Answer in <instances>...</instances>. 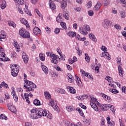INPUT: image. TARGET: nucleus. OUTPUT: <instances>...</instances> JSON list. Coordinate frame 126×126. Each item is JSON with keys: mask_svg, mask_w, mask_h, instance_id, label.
I'll return each mask as SVG.
<instances>
[{"mask_svg": "<svg viewBox=\"0 0 126 126\" xmlns=\"http://www.w3.org/2000/svg\"><path fill=\"white\" fill-rule=\"evenodd\" d=\"M36 116L38 117H47L48 119H52L53 116H52V114H48L47 112L45 111L42 108H38L37 110Z\"/></svg>", "mask_w": 126, "mask_h": 126, "instance_id": "f257e3e1", "label": "nucleus"}, {"mask_svg": "<svg viewBox=\"0 0 126 126\" xmlns=\"http://www.w3.org/2000/svg\"><path fill=\"white\" fill-rule=\"evenodd\" d=\"M24 11L25 12H26V13L27 14H28V15H30V16H31V15H32V14L31 13V12H30V11H29V10H28V9H24Z\"/></svg>", "mask_w": 126, "mask_h": 126, "instance_id": "ea45409f", "label": "nucleus"}, {"mask_svg": "<svg viewBox=\"0 0 126 126\" xmlns=\"http://www.w3.org/2000/svg\"><path fill=\"white\" fill-rule=\"evenodd\" d=\"M56 69L57 70V71H63V69L61 68L59 66L57 67Z\"/></svg>", "mask_w": 126, "mask_h": 126, "instance_id": "774afa93", "label": "nucleus"}, {"mask_svg": "<svg viewBox=\"0 0 126 126\" xmlns=\"http://www.w3.org/2000/svg\"><path fill=\"white\" fill-rule=\"evenodd\" d=\"M7 107H8V110H9L10 112H12L14 114L16 113V108H15V106L11 105V104H8L7 105Z\"/></svg>", "mask_w": 126, "mask_h": 126, "instance_id": "1a4fd4ad", "label": "nucleus"}, {"mask_svg": "<svg viewBox=\"0 0 126 126\" xmlns=\"http://www.w3.org/2000/svg\"><path fill=\"white\" fill-rule=\"evenodd\" d=\"M25 81V83L28 85V89H27V92H30V91H34V89L32 88H37V86L32 81H28L27 80H24Z\"/></svg>", "mask_w": 126, "mask_h": 126, "instance_id": "f03ea898", "label": "nucleus"}, {"mask_svg": "<svg viewBox=\"0 0 126 126\" xmlns=\"http://www.w3.org/2000/svg\"><path fill=\"white\" fill-rule=\"evenodd\" d=\"M114 27L117 30H121V26L119 25H115Z\"/></svg>", "mask_w": 126, "mask_h": 126, "instance_id": "6e6d98bb", "label": "nucleus"}, {"mask_svg": "<svg viewBox=\"0 0 126 126\" xmlns=\"http://www.w3.org/2000/svg\"><path fill=\"white\" fill-rule=\"evenodd\" d=\"M20 21L22 24L26 25V27H28V28L30 27V26L29 25V24H28V21H27V20H25V19H20Z\"/></svg>", "mask_w": 126, "mask_h": 126, "instance_id": "4468645a", "label": "nucleus"}, {"mask_svg": "<svg viewBox=\"0 0 126 126\" xmlns=\"http://www.w3.org/2000/svg\"><path fill=\"white\" fill-rule=\"evenodd\" d=\"M68 76V82L69 83H72V82H74V78L72 76L71 74H68L67 75Z\"/></svg>", "mask_w": 126, "mask_h": 126, "instance_id": "ddd939ff", "label": "nucleus"}, {"mask_svg": "<svg viewBox=\"0 0 126 126\" xmlns=\"http://www.w3.org/2000/svg\"><path fill=\"white\" fill-rule=\"evenodd\" d=\"M63 16V14L62 13H59L58 16L56 17V21L57 22H60L61 20L63 19V18L62 17Z\"/></svg>", "mask_w": 126, "mask_h": 126, "instance_id": "c756f323", "label": "nucleus"}, {"mask_svg": "<svg viewBox=\"0 0 126 126\" xmlns=\"http://www.w3.org/2000/svg\"><path fill=\"white\" fill-rule=\"evenodd\" d=\"M91 100L92 101L90 102V105L92 108H93V109H94V111H98V107L97 106L96 104H97H97H98V106H100V103H99L98 101H97V99L94 97H92Z\"/></svg>", "mask_w": 126, "mask_h": 126, "instance_id": "7ed1b4c3", "label": "nucleus"}, {"mask_svg": "<svg viewBox=\"0 0 126 126\" xmlns=\"http://www.w3.org/2000/svg\"><path fill=\"white\" fill-rule=\"evenodd\" d=\"M103 4L105 5V6H107L110 4V1L109 0H105L104 1Z\"/></svg>", "mask_w": 126, "mask_h": 126, "instance_id": "de8ad7c7", "label": "nucleus"}, {"mask_svg": "<svg viewBox=\"0 0 126 126\" xmlns=\"http://www.w3.org/2000/svg\"><path fill=\"white\" fill-rule=\"evenodd\" d=\"M111 105L110 104H103L101 106V110L103 111H108L110 109Z\"/></svg>", "mask_w": 126, "mask_h": 126, "instance_id": "f8f14e48", "label": "nucleus"}, {"mask_svg": "<svg viewBox=\"0 0 126 126\" xmlns=\"http://www.w3.org/2000/svg\"><path fill=\"white\" fill-rule=\"evenodd\" d=\"M44 96L46 98V99H51V94H50V93L48 92H44Z\"/></svg>", "mask_w": 126, "mask_h": 126, "instance_id": "7c9ffc66", "label": "nucleus"}, {"mask_svg": "<svg viewBox=\"0 0 126 126\" xmlns=\"http://www.w3.org/2000/svg\"><path fill=\"white\" fill-rule=\"evenodd\" d=\"M111 111L115 115L116 114V108L113 105H110V107Z\"/></svg>", "mask_w": 126, "mask_h": 126, "instance_id": "473e14b6", "label": "nucleus"}, {"mask_svg": "<svg viewBox=\"0 0 126 126\" xmlns=\"http://www.w3.org/2000/svg\"><path fill=\"white\" fill-rule=\"evenodd\" d=\"M63 123L64 124V126H70V123H69V122L67 121V120H64Z\"/></svg>", "mask_w": 126, "mask_h": 126, "instance_id": "c03bdc74", "label": "nucleus"}, {"mask_svg": "<svg viewBox=\"0 0 126 126\" xmlns=\"http://www.w3.org/2000/svg\"><path fill=\"white\" fill-rule=\"evenodd\" d=\"M101 50L103 52H107V51H108V49H107V47H105V46H102Z\"/></svg>", "mask_w": 126, "mask_h": 126, "instance_id": "bf43d9fd", "label": "nucleus"}, {"mask_svg": "<svg viewBox=\"0 0 126 126\" xmlns=\"http://www.w3.org/2000/svg\"><path fill=\"white\" fill-rule=\"evenodd\" d=\"M5 98L6 99H10V95H9V94H5Z\"/></svg>", "mask_w": 126, "mask_h": 126, "instance_id": "338daca9", "label": "nucleus"}, {"mask_svg": "<svg viewBox=\"0 0 126 126\" xmlns=\"http://www.w3.org/2000/svg\"><path fill=\"white\" fill-rule=\"evenodd\" d=\"M46 31L47 33H51V29L48 27L45 28Z\"/></svg>", "mask_w": 126, "mask_h": 126, "instance_id": "e2e57ef3", "label": "nucleus"}, {"mask_svg": "<svg viewBox=\"0 0 126 126\" xmlns=\"http://www.w3.org/2000/svg\"><path fill=\"white\" fill-rule=\"evenodd\" d=\"M82 100H84V99H88V96L87 94L83 95L81 96Z\"/></svg>", "mask_w": 126, "mask_h": 126, "instance_id": "4d7b16f0", "label": "nucleus"}, {"mask_svg": "<svg viewBox=\"0 0 126 126\" xmlns=\"http://www.w3.org/2000/svg\"><path fill=\"white\" fill-rule=\"evenodd\" d=\"M86 6L88 8H90V7L92 6V2L91 1H89L88 3H87Z\"/></svg>", "mask_w": 126, "mask_h": 126, "instance_id": "49530a36", "label": "nucleus"}, {"mask_svg": "<svg viewBox=\"0 0 126 126\" xmlns=\"http://www.w3.org/2000/svg\"><path fill=\"white\" fill-rule=\"evenodd\" d=\"M112 26V22L108 20L107 19H105L103 21V27L104 28L108 29L109 26Z\"/></svg>", "mask_w": 126, "mask_h": 126, "instance_id": "0eeeda50", "label": "nucleus"}, {"mask_svg": "<svg viewBox=\"0 0 126 126\" xmlns=\"http://www.w3.org/2000/svg\"><path fill=\"white\" fill-rule=\"evenodd\" d=\"M49 4L52 10H55V9H56V4H55V3H54L53 2H50L49 3Z\"/></svg>", "mask_w": 126, "mask_h": 126, "instance_id": "5701e85b", "label": "nucleus"}, {"mask_svg": "<svg viewBox=\"0 0 126 126\" xmlns=\"http://www.w3.org/2000/svg\"><path fill=\"white\" fill-rule=\"evenodd\" d=\"M11 94L13 96V98H14V100H15V102H17V101H18V97L16 95L15 91H14V88H12Z\"/></svg>", "mask_w": 126, "mask_h": 126, "instance_id": "9d476101", "label": "nucleus"}, {"mask_svg": "<svg viewBox=\"0 0 126 126\" xmlns=\"http://www.w3.org/2000/svg\"><path fill=\"white\" fill-rule=\"evenodd\" d=\"M59 93H61V94H65V91L63 89H60Z\"/></svg>", "mask_w": 126, "mask_h": 126, "instance_id": "5fc2aeb1", "label": "nucleus"}, {"mask_svg": "<svg viewBox=\"0 0 126 126\" xmlns=\"http://www.w3.org/2000/svg\"><path fill=\"white\" fill-rule=\"evenodd\" d=\"M66 88L67 89H69V92L72 93V94H74V93H75V89L73 87L68 86Z\"/></svg>", "mask_w": 126, "mask_h": 126, "instance_id": "c85d7f7f", "label": "nucleus"}, {"mask_svg": "<svg viewBox=\"0 0 126 126\" xmlns=\"http://www.w3.org/2000/svg\"><path fill=\"white\" fill-rule=\"evenodd\" d=\"M76 81L77 85H78L79 87H82V82H81V80H80V78H79L78 76L76 77Z\"/></svg>", "mask_w": 126, "mask_h": 126, "instance_id": "6ab92c4d", "label": "nucleus"}, {"mask_svg": "<svg viewBox=\"0 0 126 126\" xmlns=\"http://www.w3.org/2000/svg\"><path fill=\"white\" fill-rule=\"evenodd\" d=\"M67 0H62V1L61 2V8H63V9H64L65 8L66 6L67 5Z\"/></svg>", "mask_w": 126, "mask_h": 126, "instance_id": "dca6fc26", "label": "nucleus"}, {"mask_svg": "<svg viewBox=\"0 0 126 126\" xmlns=\"http://www.w3.org/2000/svg\"><path fill=\"white\" fill-rule=\"evenodd\" d=\"M0 119L1 120H7V117L6 116H5V115H3V114H1L0 116Z\"/></svg>", "mask_w": 126, "mask_h": 126, "instance_id": "a19ab883", "label": "nucleus"}, {"mask_svg": "<svg viewBox=\"0 0 126 126\" xmlns=\"http://www.w3.org/2000/svg\"><path fill=\"white\" fill-rule=\"evenodd\" d=\"M1 83H2V87H5L6 89H7V88H9L8 87V85L5 83V82H2Z\"/></svg>", "mask_w": 126, "mask_h": 126, "instance_id": "79ce46f5", "label": "nucleus"}, {"mask_svg": "<svg viewBox=\"0 0 126 126\" xmlns=\"http://www.w3.org/2000/svg\"><path fill=\"white\" fill-rule=\"evenodd\" d=\"M122 64H120L119 66H118V71H119V72L120 74H120V75L121 76H123L124 75V70H123V67H122Z\"/></svg>", "mask_w": 126, "mask_h": 126, "instance_id": "aec40b11", "label": "nucleus"}, {"mask_svg": "<svg viewBox=\"0 0 126 126\" xmlns=\"http://www.w3.org/2000/svg\"><path fill=\"white\" fill-rule=\"evenodd\" d=\"M88 14L89 16H93L94 15V12L92 10H90L88 11Z\"/></svg>", "mask_w": 126, "mask_h": 126, "instance_id": "864d4df0", "label": "nucleus"}, {"mask_svg": "<svg viewBox=\"0 0 126 126\" xmlns=\"http://www.w3.org/2000/svg\"><path fill=\"white\" fill-rule=\"evenodd\" d=\"M19 34L21 37L26 39L30 38V33L25 29H21L19 30Z\"/></svg>", "mask_w": 126, "mask_h": 126, "instance_id": "20e7f679", "label": "nucleus"}, {"mask_svg": "<svg viewBox=\"0 0 126 126\" xmlns=\"http://www.w3.org/2000/svg\"><path fill=\"white\" fill-rule=\"evenodd\" d=\"M85 60L87 63H89V62H90V57L88 55V54L85 53Z\"/></svg>", "mask_w": 126, "mask_h": 126, "instance_id": "72a5a7b5", "label": "nucleus"}, {"mask_svg": "<svg viewBox=\"0 0 126 126\" xmlns=\"http://www.w3.org/2000/svg\"><path fill=\"white\" fill-rule=\"evenodd\" d=\"M37 109L31 110V113H32V114H34L33 115L30 116L31 119H38V116H37Z\"/></svg>", "mask_w": 126, "mask_h": 126, "instance_id": "6e6552de", "label": "nucleus"}, {"mask_svg": "<svg viewBox=\"0 0 126 126\" xmlns=\"http://www.w3.org/2000/svg\"><path fill=\"white\" fill-rule=\"evenodd\" d=\"M79 105L80 106V107L84 109V110H86L87 107L85 105H83V104L82 103H80Z\"/></svg>", "mask_w": 126, "mask_h": 126, "instance_id": "680f3d73", "label": "nucleus"}, {"mask_svg": "<svg viewBox=\"0 0 126 126\" xmlns=\"http://www.w3.org/2000/svg\"><path fill=\"white\" fill-rule=\"evenodd\" d=\"M23 60L24 62L25 63H28V61H29V58L28 57V56H27V55L26 54V53H23Z\"/></svg>", "mask_w": 126, "mask_h": 126, "instance_id": "9b49d317", "label": "nucleus"}, {"mask_svg": "<svg viewBox=\"0 0 126 126\" xmlns=\"http://www.w3.org/2000/svg\"><path fill=\"white\" fill-rule=\"evenodd\" d=\"M105 57H106V59H107L108 61H110V60H111V55H110V54H109V53L107 52H106L105 53Z\"/></svg>", "mask_w": 126, "mask_h": 126, "instance_id": "a18cd8bd", "label": "nucleus"}, {"mask_svg": "<svg viewBox=\"0 0 126 126\" xmlns=\"http://www.w3.org/2000/svg\"><path fill=\"white\" fill-rule=\"evenodd\" d=\"M122 92L126 94V86L122 87Z\"/></svg>", "mask_w": 126, "mask_h": 126, "instance_id": "0e129e2a", "label": "nucleus"}, {"mask_svg": "<svg viewBox=\"0 0 126 126\" xmlns=\"http://www.w3.org/2000/svg\"><path fill=\"white\" fill-rule=\"evenodd\" d=\"M17 3L18 4H21V5L24 4V0H17Z\"/></svg>", "mask_w": 126, "mask_h": 126, "instance_id": "603ef678", "label": "nucleus"}, {"mask_svg": "<svg viewBox=\"0 0 126 126\" xmlns=\"http://www.w3.org/2000/svg\"><path fill=\"white\" fill-rule=\"evenodd\" d=\"M5 38H6V33L4 32V31H1L0 34V42L2 41L1 39H5Z\"/></svg>", "mask_w": 126, "mask_h": 126, "instance_id": "2eb2a0df", "label": "nucleus"}, {"mask_svg": "<svg viewBox=\"0 0 126 126\" xmlns=\"http://www.w3.org/2000/svg\"><path fill=\"white\" fill-rule=\"evenodd\" d=\"M39 59L41 61H42V62L45 61V55L42 54H39Z\"/></svg>", "mask_w": 126, "mask_h": 126, "instance_id": "e433bc0d", "label": "nucleus"}, {"mask_svg": "<svg viewBox=\"0 0 126 126\" xmlns=\"http://www.w3.org/2000/svg\"><path fill=\"white\" fill-rule=\"evenodd\" d=\"M50 104L51 105V107L54 109L55 111H57V112H59L60 111V108H59V106H58V105L57 104V102L52 99H50Z\"/></svg>", "mask_w": 126, "mask_h": 126, "instance_id": "39448f33", "label": "nucleus"}, {"mask_svg": "<svg viewBox=\"0 0 126 126\" xmlns=\"http://www.w3.org/2000/svg\"><path fill=\"white\" fill-rule=\"evenodd\" d=\"M12 66L13 67H11V69L12 70L11 73H13V71H15L16 72L14 76L17 75L19 71V68H18V67H17V65L16 64H14V65H12Z\"/></svg>", "mask_w": 126, "mask_h": 126, "instance_id": "423d86ee", "label": "nucleus"}, {"mask_svg": "<svg viewBox=\"0 0 126 126\" xmlns=\"http://www.w3.org/2000/svg\"><path fill=\"white\" fill-rule=\"evenodd\" d=\"M63 16L65 18V19H66L67 20H69V17H68V14L67 13H65V14H63Z\"/></svg>", "mask_w": 126, "mask_h": 126, "instance_id": "8fccbe9b", "label": "nucleus"}, {"mask_svg": "<svg viewBox=\"0 0 126 126\" xmlns=\"http://www.w3.org/2000/svg\"><path fill=\"white\" fill-rule=\"evenodd\" d=\"M66 109L67 112H71V111H73L74 110V108L72 106H67L66 107Z\"/></svg>", "mask_w": 126, "mask_h": 126, "instance_id": "c9c22d12", "label": "nucleus"}, {"mask_svg": "<svg viewBox=\"0 0 126 126\" xmlns=\"http://www.w3.org/2000/svg\"><path fill=\"white\" fill-rule=\"evenodd\" d=\"M102 6V4H101V3L100 1H98L96 3V4L94 6V10H99L100 9V8Z\"/></svg>", "mask_w": 126, "mask_h": 126, "instance_id": "f3484780", "label": "nucleus"}, {"mask_svg": "<svg viewBox=\"0 0 126 126\" xmlns=\"http://www.w3.org/2000/svg\"><path fill=\"white\" fill-rule=\"evenodd\" d=\"M1 9H4L6 7V2L4 0H2V3L0 4Z\"/></svg>", "mask_w": 126, "mask_h": 126, "instance_id": "a878e982", "label": "nucleus"}, {"mask_svg": "<svg viewBox=\"0 0 126 126\" xmlns=\"http://www.w3.org/2000/svg\"><path fill=\"white\" fill-rule=\"evenodd\" d=\"M60 25L62 28H63L65 30H66V24H65V23L62 22L60 23Z\"/></svg>", "mask_w": 126, "mask_h": 126, "instance_id": "f704fd0d", "label": "nucleus"}, {"mask_svg": "<svg viewBox=\"0 0 126 126\" xmlns=\"http://www.w3.org/2000/svg\"><path fill=\"white\" fill-rule=\"evenodd\" d=\"M16 56H17L16 52H13L11 53V57L12 59H16Z\"/></svg>", "mask_w": 126, "mask_h": 126, "instance_id": "4c0bfd02", "label": "nucleus"}, {"mask_svg": "<svg viewBox=\"0 0 126 126\" xmlns=\"http://www.w3.org/2000/svg\"><path fill=\"white\" fill-rule=\"evenodd\" d=\"M85 30H87V31H90V27L88 25H85L84 26Z\"/></svg>", "mask_w": 126, "mask_h": 126, "instance_id": "13d9d810", "label": "nucleus"}, {"mask_svg": "<svg viewBox=\"0 0 126 126\" xmlns=\"http://www.w3.org/2000/svg\"><path fill=\"white\" fill-rule=\"evenodd\" d=\"M120 15L122 18H125L126 17V12H125L124 11H121Z\"/></svg>", "mask_w": 126, "mask_h": 126, "instance_id": "37998d69", "label": "nucleus"}, {"mask_svg": "<svg viewBox=\"0 0 126 126\" xmlns=\"http://www.w3.org/2000/svg\"><path fill=\"white\" fill-rule=\"evenodd\" d=\"M33 32L34 35H38L41 33V30H40V29H39L38 27H35L33 29Z\"/></svg>", "mask_w": 126, "mask_h": 126, "instance_id": "a211bd4d", "label": "nucleus"}, {"mask_svg": "<svg viewBox=\"0 0 126 126\" xmlns=\"http://www.w3.org/2000/svg\"><path fill=\"white\" fill-rule=\"evenodd\" d=\"M67 35H68L69 37H71V38H73V37L76 36V32H69L67 33Z\"/></svg>", "mask_w": 126, "mask_h": 126, "instance_id": "b1692460", "label": "nucleus"}, {"mask_svg": "<svg viewBox=\"0 0 126 126\" xmlns=\"http://www.w3.org/2000/svg\"><path fill=\"white\" fill-rule=\"evenodd\" d=\"M60 29L57 28L55 29L54 32L55 34H59V33H60Z\"/></svg>", "mask_w": 126, "mask_h": 126, "instance_id": "052dcab7", "label": "nucleus"}, {"mask_svg": "<svg viewBox=\"0 0 126 126\" xmlns=\"http://www.w3.org/2000/svg\"><path fill=\"white\" fill-rule=\"evenodd\" d=\"M79 32H80L81 34H82V35H87V34H88V32H86V31H85L82 27L79 29Z\"/></svg>", "mask_w": 126, "mask_h": 126, "instance_id": "412c9836", "label": "nucleus"}, {"mask_svg": "<svg viewBox=\"0 0 126 126\" xmlns=\"http://www.w3.org/2000/svg\"><path fill=\"white\" fill-rule=\"evenodd\" d=\"M14 46L16 49V52H20V48H19V45L17 43V42H15L14 43Z\"/></svg>", "mask_w": 126, "mask_h": 126, "instance_id": "bb28decb", "label": "nucleus"}, {"mask_svg": "<svg viewBox=\"0 0 126 126\" xmlns=\"http://www.w3.org/2000/svg\"><path fill=\"white\" fill-rule=\"evenodd\" d=\"M51 63H55V64H57V63H58V60H57L56 58H52L51 60Z\"/></svg>", "mask_w": 126, "mask_h": 126, "instance_id": "09e8293b", "label": "nucleus"}, {"mask_svg": "<svg viewBox=\"0 0 126 126\" xmlns=\"http://www.w3.org/2000/svg\"><path fill=\"white\" fill-rule=\"evenodd\" d=\"M24 97L26 99V102H27V103L28 104H30V100H29V97L28 96H27L26 94H24Z\"/></svg>", "mask_w": 126, "mask_h": 126, "instance_id": "3c124183", "label": "nucleus"}, {"mask_svg": "<svg viewBox=\"0 0 126 126\" xmlns=\"http://www.w3.org/2000/svg\"><path fill=\"white\" fill-rule=\"evenodd\" d=\"M90 39H91L94 42L96 43L97 42V39H96V37H95V35L94 34H92V33H90V35H89Z\"/></svg>", "mask_w": 126, "mask_h": 126, "instance_id": "393cba45", "label": "nucleus"}, {"mask_svg": "<svg viewBox=\"0 0 126 126\" xmlns=\"http://www.w3.org/2000/svg\"><path fill=\"white\" fill-rule=\"evenodd\" d=\"M41 67L43 71L45 73V74H48L49 73V69H48V68L47 66L44 65H41Z\"/></svg>", "mask_w": 126, "mask_h": 126, "instance_id": "4be33fe9", "label": "nucleus"}, {"mask_svg": "<svg viewBox=\"0 0 126 126\" xmlns=\"http://www.w3.org/2000/svg\"><path fill=\"white\" fill-rule=\"evenodd\" d=\"M8 24L9 26H12L13 28H15L16 27V25L13 22H10Z\"/></svg>", "mask_w": 126, "mask_h": 126, "instance_id": "58836bf2", "label": "nucleus"}, {"mask_svg": "<svg viewBox=\"0 0 126 126\" xmlns=\"http://www.w3.org/2000/svg\"><path fill=\"white\" fill-rule=\"evenodd\" d=\"M101 96H102V97H103V98H104V99H105V100H107V95L104 94L103 93H101L100 94Z\"/></svg>", "mask_w": 126, "mask_h": 126, "instance_id": "69168bd1", "label": "nucleus"}, {"mask_svg": "<svg viewBox=\"0 0 126 126\" xmlns=\"http://www.w3.org/2000/svg\"><path fill=\"white\" fill-rule=\"evenodd\" d=\"M33 103L35 106H41V105H42V104H41V103L40 102V100L37 99H35L33 101Z\"/></svg>", "mask_w": 126, "mask_h": 126, "instance_id": "cd10ccee", "label": "nucleus"}, {"mask_svg": "<svg viewBox=\"0 0 126 126\" xmlns=\"http://www.w3.org/2000/svg\"><path fill=\"white\" fill-rule=\"evenodd\" d=\"M109 91L110 92L113 93V94H117V93H119V91L115 89H109Z\"/></svg>", "mask_w": 126, "mask_h": 126, "instance_id": "2f4dec72", "label": "nucleus"}]
</instances>
